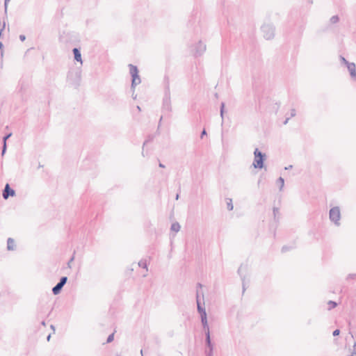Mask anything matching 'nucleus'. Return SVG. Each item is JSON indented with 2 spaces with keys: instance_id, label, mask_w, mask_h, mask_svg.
<instances>
[{
  "instance_id": "obj_1",
  "label": "nucleus",
  "mask_w": 356,
  "mask_h": 356,
  "mask_svg": "<svg viewBox=\"0 0 356 356\" xmlns=\"http://www.w3.org/2000/svg\"><path fill=\"white\" fill-rule=\"evenodd\" d=\"M261 31L266 40H272L275 37V28L271 23H264L261 26Z\"/></svg>"
},
{
  "instance_id": "obj_2",
  "label": "nucleus",
  "mask_w": 356,
  "mask_h": 356,
  "mask_svg": "<svg viewBox=\"0 0 356 356\" xmlns=\"http://www.w3.org/2000/svg\"><path fill=\"white\" fill-rule=\"evenodd\" d=\"M254 161L252 165L254 168L261 169L264 168V162L266 159V154L262 153L259 150L258 148H256L254 151Z\"/></svg>"
},
{
  "instance_id": "obj_3",
  "label": "nucleus",
  "mask_w": 356,
  "mask_h": 356,
  "mask_svg": "<svg viewBox=\"0 0 356 356\" xmlns=\"http://www.w3.org/2000/svg\"><path fill=\"white\" fill-rule=\"evenodd\" d=\"M129 67L130 74H131V78H132L131 88L134 89L137 85L140 83L141 80L138 75V70L137 67L132 64H129Z\"/></svg>"
},
{
  "instance_id": "obj_4",
  "label": "nucleus",
  "mask_w": 356,
  "mask_h": 356,
  "mask_svg": "<svg viewBox=\"0 0 356 356\" xmlns=\"http://www.w3.org/2000/svg\"><path fill=\"white\" fill-rule=\"evenodd\" d=\"M329 216L332 222H333L336 225H339L341 212L339 207L332 208L330 210Z\"/></svg>"
},
{
  "instance_id": "obj_5",
  "label": "nucleus",
  "mask_w": 356,
  "mask_h": 356,
  "mask_svg": "<svg viewBox=\"0 0 356 356\" xmlns=\"http://www.w3.org/2000/svg\"><path fill=\"white\" fill-rule=\"evenodd\" d=\"M163 110L167 112H170L172 111L169 88H167L165 92V95L163 99Z\"/></svg>"
},
{
  "instance_id": "obj_6",
  "label": "nucleus",
  "mask_w": 356,
  "mask_h": 356,
  "mask_svg": "<svg viewBox=\"0 0 356 356\" xmlns=\"http://www.w3.org/2000/svg\"><path fill=\"white\" fill-rule=\"evenodd\" d=\"M205 342L207 345L205 353H213V344L211 342L210 332H206L205 333Z\"/></svg>"
},
{
  "instance_id": "obj_7",
  "label": "nucleus",
  "mask_w": 356,
  "mask_h": 356,
  "mask_svg": "<svg viewBox=\"0 0 356 356\" xmlns=\"http://www.w3.org/2000/svg\"><path fill=\"white\" fill-rule=\"evenodd\" d=\"M15 195V191L10 188L9 184H6L3 191L2 196L5 200L9 197H13Z\"/></svg>"
},
{
  "instance_id": "obj_8",
  "label": "nucleus",
  "mask_w": 356,
  "mask_h": 356,
  "mask_svg": "<svg viewBox=\"0 0 356 356\" xmlns=\"http://www.w3.org/2000/svg\"><path fill=\"white\" fill-rule=\"evenodd\" d=\"M206 51V44H204L202 41H199L198 43L195 46V56H199L203 54V53Z\"/></svg>"
},
{
  "instance_id": "obj_9",
  "label": "nucleus",
  "mask_w": 356,
  "mask_h": 356,
  "mask_svg": "<svg viewBox=\"0 0 356 356\" xmlns=\"http://www.w3.org/2000/svg\"><path fill=\"white\" fill-rule=\"evenodd\" d=\"M352 78L356 79V66L354 63H350L346 65Z\"/></svg>"
},
{
  "instance_id": "obj_10",
  "label": "nucleus",
  "mask_w": 356,
  "mask_h": 356,
  "mask_svg": "<svg viewBox=\"0 0 356 356\" xmlns=\"http://www.w3.org/2000/svg\"><path fill=\"white\" fill-rule=\"evenodd\" d=\"M196 302H197V309L199 313L203 312L205 310L204 307H202L200 300V291L197 290L196 293Z\"/></svg>"
},
{
  "instance_id": "obj_11",
  "label": "nucleus",
  "mask_w": 356,
  "mask_h": 356,
  "mask_svg": "<svg viewBox=\"0 0 356 356\" xmlns=\"http://www.w3.org/2000/svg\"><path fill=\"white\" fill-rule=\"evenodd\" d=\"M15 249V241L12 238H8L7 240V250H14Z\"/></svg>"
},
{
  "instance_id": "obj_12",
  "label": "nucleus",
  "mask_w": 356,
  "mask_h": 356,
  "mask_svg": "<svg viewBox=\"0 0 356 356\" xmlns=\"http://www.w3.org/2000/svg\"><path fill=\"white\" fill-rule=\"evenodd\" d=\"M72 51L74 54V59L78 62L82 63L81 54L80 51L77 48H74Z\"/></svg>"
},
{
  "instance_id": "obj_13",
  "label": "nucleus",
  "mask_w": 356,
  "mask_h": 356,
  "mask_svg": "<svg viewBox=\"0 0 356 356\" xmlns=\"http://www.w3.org/2000/svg\"><path fill=\"white\" fill-rule=\"evenodd\" d=\"M62 284H60L58 282L52 288V293L54 295H58L60 293L63 287Z\"/></svg>"
},
{
  "instance_id": "obj_14",
  "label": "nucleus",
  "mask_w": 356,
  "mask_h": 356,
  "mask_svg": "<svg viewBox=\"0 0 356 356\" xmlns=\"http://www.w3.org/2000/svg\"><path fill=\"white\" fill-rule=\"evenodd\" d=\"M11 135H12V134L10 133V134L6 135L3 138V145L2 152H1L2 156L5 154L6 151V140L11 136Z\"/></svg>"
},
{
  "instance_id": "obj_15",
  "label": "nucleus",
  "mask_w": 356,
  "mask_h": 356,
  "mask_svg": "<svg viewBox=\"0 0 356 356\" xmlns=\"http://www.w3.org/2000/svg\"><path fill=\"white\" fill-rule=\"evenodd\" d=\"M243 270V266H241L238 269V273L240 275L241 280H242V284H243V293L245 291V277L242 275L241 272Z\"/></svg>"
},
{
  "instance_id": "obj_16",
  "label": "nucleus",
  "mask_w": 356,
  "mask_h": 356,
  "mask_svg": "<svg viewBox=\"0 0 356 356\" xmlns=\"http://www.w3.org/2000/svg\"><path fill=\"white\" fill-rule=\"evenodd\" d=\"M180 228H181L180 225L176 222H174L172 224L170 229L175 232H178L179 231Z\"/></svg>"
},
{
  "instance_id": "obj_17",
  "label": "nucleus",
  "mask_w": 356,
  "mask_h": 356,
  "mask_svg": "<svg viewBox=\"0 0 356 356\" xmlns=\"http://www.w3.org/2000/svg\"><path fill=\"white\" fill-rule=\"evenodd\" d=\"M227 207L229 211L233 210L234 206L232 204V199H227Z\"/></svg>"
},
{
  "instance_id": "obj_18",
  "label": "nucleus",
  "mask_w": 356,
  "mask_h": 356,
  "mask_svg": "<svg viewBox=\"0 0 356 356\" xmlns=\"http://www.w3.org/2000/svg\"><path fill=\"white\" fill-rule=\"evenodd\" d=\"M138 264L139 267H142L146 269V270H148L146 260H140Z\"/></svg>"
},
{
  "instance_id": "obj_19",
  "label": "nucleus",
  "mask_w": 356,
  "mask_h": 356,
  "mask_svg": "<svg viewBox=\"0 0 356 356\" xmlns=\"http://www.w3.org/2000/svg\"><path fill=\"white\" fill-rule=\"evenodd\" d=\"M277 184L280 185V191H282L283 187H284V180L282 177H279L277 181Z\"/></svg>"
},
{
  "instance_id": "obj_20",
  "label": "nucleus",
  "mask_w": 356,
  "mask_h": 356,
  "mask_svg": "<svg viewBox=\"0 0 356 356\" xmlns=\"http://www.w3.org/2000/svg\"><path fill=\"white\" fill-rule=\"evenodd\" d=\"M225 106V103L221 102L220 112V117L222 118V122H223Z\"/></svg>"
},
{
  "instance_id": "obj_21",
  "label": "nucleus",
  "mask_w": 356,
  "mask_h": 356,
  "mask_svg": "<svg viewBox=\"0 0 356 356\" xmlns=\"http://www.w3.org/2000/svg\"><path fill=\"white\" fill-rule=\"evenodd\" d=\"M202 325L203 329L204 330L205 332H210L207 321H202Z\"/></svg>"
},
{
  "instance_id": "obj_22",
  "label": "nucleus",
  "mask_w": 356,
  "mask_h": 356,
  "mask_svg": "<svg viewBox=\"0 0 356 356\" xmlns=\"http://www.w3.org/2000/svg\"><path fill=\"white\" fill-rule=\"evenodd\" d=\"M67 277L66 276H63L60 279L58 283L60 284H62L63 286H64L67 283Z\"/></svg>"
},
{
  "instance_id": "obj_23",
  "label": "nucleus",
  "mask_w": 356,
  "mask_h": 356,
  "mask_svg": "<svg viewBox=\"0 0 356 356\" xmlns=\"http://www.w3.org/2000/svg\"><path fill=\"white\" fill-rule=\"evenodd\" d=\"M200 317H201V322L202 321H207V312L206 311L203 312H201L200 313Z\"/></svg>"
},
{
  "instance_id": "obj_24",
  "label": "nucleus",
  "mask_w": 356,
  "mask_h": 356,
  "mask_svg": "<svg viewBox=\"0 0 356 356\" xmlns=\"http://www.w3.org/2000/svg\"><path fill=\"white\" fill-rule=\"evenodd\" d=\"M339 20V18L337 15H334L330 18V22L332 24H335V23L338 22Z\"/></svg>"
},
{
  "instance_id": "obj_25",
  "label": "nucleus",
  "mask_w": 356,
  "mask_h": 356,
  "mask_svg": "<svg viewBox=\"0 0 356 356\" xmlns=\"http://www.w3.org/2000/svg\"><path fill=\"white\" fill-rule=\"evenodd\" d=\"M328 305L330 306V308L329 309H332V308H334L337 307V303L334 301H332V300H330L328 302H327Z\"/></svg>"
},
{
  "instance_id": "obj_26",
  "label": "nucleus",
  "mask_w": 356,
  "mask_h": 356,
  "mask_svg": "<svg viewBox=\"0 0 356 356\" xmlns=\"http://www.w3.org/2000/svg\"><path fill=\"white\" fill-rule=\"evenodd\" d=\"M154 136H149L145 140L143 143V147L147 145L148 143H150L153 140Z\"/></svg>"
},
{
  "instance_id": "obj_27",
  "label": "nucleus",
  "mask_w": 356,
  "mask_h": 356,
  "mask_svg": "<svg viewBox=\"0 0 356 356\" xmlns=\"http://www.w3.org/2000/svg\"><path fill=\"white\" fill-rule=\"evenodd\" d=\"M113 339H114V333H112L111 334L108 338H107V340H106V342L107 343H111L113 341Z\"/></svg>"
},
{
  "instance_id": "obj_28",
  "label": "nucleus",
  "mask_w": 356,
  "mask_h": 356,
  "mask_svg": "<svg viewBox=\"0 0 356 356\" xmlns=\"http://www.w3.org/2000/svg\"><path fill=\"white\" fill-rule=\"evenodd\" d=\"M340 60L341 61V63H343L346 65H347L350 63V62H348L344 57H343L341 56H340Z\"/></svg>"
},
{
  "instance_id": "obj_29",
  "label": "nucleus",
  "mask_w": 356,
  "mask_h": 356,
  "mask_svg": "<svg viewBox=\"0 0 356 356\" xmlns=\"http://www.w3.org/2000/svg\"><path fill=\"white\" fill-rule=\"evenodd\" d=\"M10 0H4V8H5V13H7V10H8V3Z\"/></svg>"
},
{
  "instance_id": "obj_30",
  "label": "nucleus",
  "mask_w": 356,
  "mask_h": 356,
  "mask_svg": "<svg viewBox=\"0 0 356 356\" xmlns=\"http://www.w3.org/2000/svg\"><path fill=\"white\" fill-rule=\"evenodd\" d=\"M339 333H340L339 330L337 329V330H334L332 334L334 337H336V336H338L339 334Z\"/></svg>"
},
{
  "instance_id": "obj_31",
  "label": "nucleus",
  "mask_w": 356,
  "mask_h": 356,
  "mask_svg": "<svg viewBox=\"0 0 356 356\" xmlns=\"http://www.w3.org/2000/svg\"><path fill=\"white\" fill-rule=\"evenodd\" d=\"M356 277V274H349L347 277V279H355Z\"/></svg>"
},
{
  "instance_id": "obj_32",
  "label": "nucleus",
  "mask_w": 356,
  "mask_h": 356,
  "mask_svg": "<svg viewBox=\"0 0 356 356\" xmlns=\"http://www.w3.org/2000/svg\"><path fill=\"white\" fill-rule=\"evenodd\" d=\"M296 115V109L293 108L291 110V117H294Z\"/></svg>"
},
{
  "instance_id": "obj_33",
  "label": "nucleus",
  "mask_w": 356,
  "mask_h": 356,
  "mask_svg": "<svg viewBox=\"0 0 356 356\" xmlns=\"http://www.w3.org/2000/svg\"><path fill=\"white\" fill-rule=\"evenodd\" d=\"M206 135H207V131H206V130L204 129L202 130V131L201 134H200V138H203V137H204V136H206Z\"/></svg>"
},
{
  "instance_id": "obj_34",
  "label": "nucleus",
  "mask_w": 356,
  "mask_h": 356,
  "mask_svg": "<svg viewBox=\"0 0 356 356\" xmlns=\"http://www.w3.org/2000/svg\"><path fill=\"white\" fill-rule=\"evenodd\" d=\"M277 213H278V209L276 207L273 208L274 217L276 218Z\"/></svg>"
},
{
  "instance_id": "obj_35",
  "label": "nucleus",
  "mask_w": 356,
  "mask_h": 356,
  "mask_svg": "<svg viewBox=\"0 0 356 356\" xmlns=\"http://www.w3.org/2000/svg\"><path fill=\"white\" fill-rule=\"evenodd\" d=\"M19 40L22 41V42H24L25 40H26V36L24 35H19Z\"/></svg>"
},
{
  "instance_id": "obj_36",
  "label": "nucleus",
  "mask_w": 356,
  "mask_h": 356,
  "mask_svg": "<svg viewBox=\"0 0 356 356\" xmlns=\"http://www.w3.org/2000/svg\"><path fill=\"white\" fill-rule=\"evenodd\" d=\"M74 259V256H72V257H71V259H70V261H68L67 265H68V267H69V268H71L70 263H72V261Z\"/></svg>"
},
{
  "instance_id": "obj_37",
  "label": "nucleus",
  "mask_w": 356,
  "mask_h": 356,
  "mask_svg": "<svg viewBox=\"0 0 356 356\" xmlns=\"http://www.w3.org/2000/svg\"><path fill=\"white\" fill-rule=\"evenodd\" d=\"M289 248L287 246H283L282 248V252H285L286 251L289 250Z\"/></svg>"
},
{
  "instance_id": "obj_38",
  "label": "nucleus",
  "mask_w": 356,
  "mask_h": 356,
  "mask_svg": "<svg viewBox=\"0 0 356 356\" xmlns=\"http://www.w3.org/2000/svg\"><path fill=\"white\" fill-rule=\"evenodd\" d=\"M206 356H213V353H205Z\"/></svg>"
},
{
  "instance_id": "obj_39",
  "label": "nucleus",
  "mask_w": 356,
  "mask_h": 356,
  "mask_svg": "<svg viewBox=\"0 0 356 356\" xmlns=\"http://www.w3.org/2000/svg\"><path fill=\"white\" fill-rule=\"evenodd\" d=\"M292 168H293V165H290L288 167H285V170H289V169H291Z\"/></svg>"
},
{
  "instance_id": "obj_40",
  "label": "nucleus",
  "mask_w": 356,
  "mask_h": 356,
  "mask_svg": "<svg viewBox=\"0 0 356 356\" xmlns=\"http://www.w3.org/2000/svg\"><path fill=\"white\" fill-rule=\"evenodd\" d=\"M353 353H356V343L354 344L353 346Z\"/></svg>"
},
{
  "instance_id": "obj_41",
  "label": "nucleus",
  "mask_w": 356,
  "mask_h": 356,
  "mask_svg": "<svg viewBox=\"0 0 356 356\" xmlns=\"http://www.w3.org/2000/svg\"><path fill=\"white\" fill-rule=\"evenodd\" d=\"M289 120V118H286V119L285 120V121L284 122V124H286L288 123V121Z\"/></svg>"
},
{
  "instance_id": "obj_42",
  "label": "nucleus",
  "mask_w": 356,
  "mask_h": 356,
  "mask_svg": "<svg viewBox=\"0 0 356 356\" xmlns=\"http://www.w3.org/2000/svg\"><path fill=\"white\" fill-rule=\"evenodd\" d=\"M159 165L160 168H165V165L163 163H159Z\"/></svg>"
},
{
  "instance_id": "obj_43",
  "label": "nucleus",
  "mask_w": 356,
  "mask_h": 356,
  "mask_svg": "<svg viewBox=\"0 0 356 356\" xmlns=\"http://www.w3.org/2000/svg\"><path fill=\"white\" fill-rule=\"evenodd\" d=\"M197 288H200V289H201V288L202 287V285L200 283H198V284H197Z\"/></svg>"
},
{
  "instance_id": "obj_44",
  "label": "nucleus",
  "mask_w": 356,
  "mask_h": 356,
  "mask_svg": "<svg viewBox=\"0 0 356 356\" xmlns=\"http://www.w3.org/2000/svg\"><path fill=\"white\" fill-rule=\"evenodd\" d=\"M51 338V334H49L47 337V341H49Z\"/></svg>"
},
{
  "instance_id": "obj_45",
  "label": "nucleus",
  "mask_w": 356,
  "mask_h": 356,
  "mask_svg": "<svg viewBox=\"0 0 356 356\" xmlns=\"http://www.w3.org/2000/svg\"><path fill=\"white\" fill-rule=\"evenodd\" d=\"M136 108L138 109V111H141L140 107L139 106H136Z\"/></svg>"
},
{
  "instance_id": "obj_46",
  "label": "nucleus",
  "mask_w": 356,
  "mask_h": 356,
  "mask_svg": "<svg viewBox=\"0 0 356 356\" xmlns=\"http://www.w3.org/2000/svg\"><path fill=\"white\" fill-rule=\"evenodd\" d=\"M51 328L54 331L55 330V327L53 325H51Z\"/></svg>"
},
{
  "instance_id": "obj_47",
  "label": "nucleus",
  "mask_w": 356,
  "mask_h": 356,
  "mask_svg": "<svg viewBox=\"0 0 356 356\" xmlns=\"http://www.w3.org/2000/svg\"><path fill=\"white\" fill-rule=\"evenodd\" d=\"M3 47V44L1 42H0V49H1Z\"/></svg>"
},
{
  "instance_id": "obj_48",
  "label": "nucleus",
  "mask_w": 356,
  "mask_h": 356,
  "mask_svg": "<svg viewBox=\"0 0 356 356\" xmlns=\"http://www.w3.org/2000/svg\"><path fill=\"white\" fill-rule=\"evenodd\" d=\"M41 323H42V325L43 326H45V325H46V324H45V322H44V321H42Z\"/></svg>"
},
{
  "instance_id": "obj_49",
  "label": "nucleus",
  "mask_w": 356,
  "mask_h": 356,
  "mask_svg": "<svg viewBox=\"0 0 356 356\" xmlns=\"http://www.w3.org/2000/svg\"><path fill=\"white\" fill-rule=\"evenodd\" d=\"M162 118H162V117H161V118H160V120H159V124H161V120H162ZM159 126H160V124H159Z\"/></svg>"
},
{
  "instance_id": "obj_50",
  "label": "nucleus",
  "mask_w": 356,
  "mask_h": 356,
  "mask_svg": "<svg viewBox=\"0 0 356 356\" xmlns=\"http://www.w3.org/2000/svg\"><path fill=\"white\" fill-rule=\"evenodd\" d=\"M351 356H356V353H352Z\"/></svg>"
},
{
  "instance_id": "obj_51",
  "label": "nucleus",
  "mask_w": 356,
  "mask_h": 356,
  "mask_svg": "<svg viewBox=\"0 0 356 356\" xmlns=\"http://www.w3.org/2000/svg\"><path fill=\"white\" fill-rule=\"evenodd\" d=\"M178 198H179V194H177V195H176V200H178Z\"/></svg>"
},
{
  "instance_id": "obj_52",
  "label": "nucleus",
  "mask_w": 356,
  "mask_h": 356,
  "mask_svg": "<svg viewBox=\"0 0 356 356\" xmlns=\"http://www.w3.org/2000/svg\"><path fill=\"white\" fill-rule=\"evenodd\" d=\"M140 353H141V356H143V350H140Z\"/></svg>"
}]
</instances>
